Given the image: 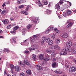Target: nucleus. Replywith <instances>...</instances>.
<instances>
[{"label": "nucleus", "instance_id": "nucleus-6", "mask_svg": "<svg viewBox=\"0 0 76 76\" xmlns=\"http://www.w3.org/2000/svg\"><path fill=\"white\" fill-rule=\"evenodd\" d=\"M38 47L37 45H36L35 46L32 45L29 48V50L30 51L34 50L35 49H38Z\"/></svg>", "mask_w": 76, "mask_h": 76}, {"label": "nucleus", "instance_id": "nucleus-21", "mask_svg": "<svg viewBox=\"0 0 76 76\" xmlns=\"http://www.w3.org/2000/svg\"><path fill=\"white\" fill-rule=\"evenodd\" d=\"M24 63L26 64V65H27V66H29L30 64H29V62L28 61H27L26 60H24Z\"/></svg>", "mask_w": 76, "mask_h": 76}, {"label": "nucleus", "instance_id": "nucleus-40", "mask_svg": "<svg viewBox=\"0 0 76 76\" xmlns=\"http://www.w3.org/2000/svg\"><path fill=\"white\" fill-rule=\"evenodd\" d=\"M50 50L49 49H46V52L47 53H50Z\"/></svg>", "mask_w": 76, "mask_h": 76}, {"label": "nucleus", "instance_id": "nucleus-59", "mask_svg": "<svg viewBox=\"0 0 76 76\" xmlns=\"http://www.w3.org/2000/svg\"><path fill=\"white\" fill-rule=\"evenodd\" d=\"M25 53L26 54H28V53H29V52L28 51H25Z\"/></svg>", "mask_w": 76, "mask_h": 76}, {"label": "nucleus", "instance_id": "nucleus-3", "mask_svg": "<svg viewBox=\"0 0 76 76\" xmlns=\"http://www.w3.org/2000/svg\"><path fill=\"white\" fill-rule=\"evenodd\" d=\"M76 70V67L75 66H72L69 68V72L71 73H73V72H75Z\"/></svg>", "mask_w": 76, "mask_h": 76}, {"label": "nucleus", "instance_id": "nucleus-35", "mask_svg": "<svg viewBox=\"0 0 76 76\" xmlns=\"http://www.w3.org/2000/svg\"><path fill=\"white\" fill-rule=\"evenodd\" d=\"M22 12L23 13V14H24V15H28V12H26L25 11H23Z\"/></svg>", "mask_w": 76, "mask_h": 76}, {"label": "nucleus", "instance_id": "nucleus-19", "mask_svg": "<svg viewBox=\"0 0 76 76\" xmlns=\"http://www.w3.org/2000/svg\"><path fill=\"white\" fill-rule=\"evenodd\" d=\"M23 3V0H18L17 2V3L18 4H21Z\"/></svg>", "mask_w": 76, "mask_h": 76}, {"label": "nucleus", "instance_id": "nucleus-31", "mask_svg": "<svg viewBox=\"0 0 76 76\" xmlns=\"http://www.w3.org/2000/svg\"><path fill=\"white\" fill-rule=\"evenodd\" d=\"M35 3L37 4H39L41 2H40V1L39 0H36V2H35Z\"/></svg>", "mask_w": 76, "mask_h": 76}, {"label": "nucleus", "instance_id": "nucleus-54", "mask_svg": "<svg viewBox=\"0 0 76 76\" xmlns=\"http://www.w3.org/2000/svg\"><path fill=\"white\" fill-rule=\"evenodd\" d=\"M42 39H45V40H46V39H47V38H46V37H45V36H44L42 37Z\"/></svg>", "mask_w": 76, "mask_h": 76}, {"label": "nucleus", "instance_id": "nucleus-27", "mask_svg": "<svg viewBox=\"0 0 76 76\" xmlns=\"http://www.w3.org/2000/svg\"><path fill=\"white\" fill-rule=\"evenodd\" d=\"M26 28H23L22 30V32L23 34L26 32Z\"/></svg>", "mask_w": 76, "mask_h": 76}, {"label": "nucleus", "instance_id": "nucleus-63", "mask_svg": "<svg viewBox=\"0 0 76 76\" xmlns=\"http://www.w3.org/2000/svg\"><path fill=\"white\" fill-rule=\"evenodd\" d=\"M5 3H4L2 5V6H3V7H4V6H5Z\"/></svg>", "mask_w": 76, "mask_h": 76}, {"label": "nucleus", "instance_id": "nucleus-56", "mask_svg": "<svg viewBox=\"0 0 76 76\" xmlns=\"http://www.w3.org/2000/svg\"><path fill=\"white\" fill-rule=\"evenodd\" d=\"M7 76H11V75L8 73H7Z\"/></svg>", "mask_w": 76, "mask_h": 76}, {"label": "nucleus", "instance_id": "nucleus-10", "mask_svg": "<svg viewBox=\"0 0 76 76\" xmlns=\"http://www.w3.org/2000/svg\"><path fill=\"white\" fill-rule=\"evenodd\" d=\"M36 68L37 69V70H42L43 68L42 67L39 66V65H36Z\"/></svg>", "mask_w": 76, "mask_h": 76}, {"label": "nucleus", "instance_id": "nucleus-39", "mask_svg": "<svg viewBox=\"0 0 76 76\" xmlns=\"http://www.w3.org/2000/svg\"><path fill=\"white\" fill-rule=\"evenodd\" d=\"M50 36L52 38H53V39H54V38H55V35L51 34Z\"/></svg>", "mask_w": 76, "mask_h": 76}, {"label": "nucleus", "instance_id": "nucleus-25", "mask_svg": "<svg viewBox=\"0 0 76 76\" xmlns=\"http://www.w3.org/2000/svg\"><path fill=\"white\" fill-rule=\"evenodd\" d=\"M27 28L28 29H31V28H32V25L31 24H29L27 26Z\"/></svg>", "mask_w": 76, "mask_h": 76}, {"label": "nucleus", "instance_id": "nucleus-7", "mask_svg": "<svg viewBox=\"0 0 76 76\" xmlns=\"http://www.w3.org/2000/svg\"><path fill=\"white\" fill-rule=\"evenodd\" d=\"M61 37L63 38H66L68 37V35L66 33L61 34Z\"/></svg>", "mask_w": 76, "mask_h": 76}, {"label": "nucleus", "instance_id": "nucleus-11", "mask_svg": "<svg viewBox=\"0 0 76 76\" xmlns=\"http://www.w3.org/2000/svg\"><path fill=\"white\" fill-rule=\"evenodd\" d=\"M38 19L37 18H34V19L32 20H31L34 23H37V21H38Z\"/></svg>", "mask_w": 76, "mask_h": 76}, {"label": "nucleus", "instance_id": "nucleus-57", "mask_svg": "<svg viewBox=\"0 0 76 76\" xmlns=\"http://www.w3.org/2000/svg\"><path fill=\"white\" fill-rule=\"evenodd\" d=\"M10 20L12 21V20H14V19L13 18H10Z\"/></svg>", "mask_w": 76, "mask_h": 76}, {"label": "nucleus", "instance_id": "nucleus-16", "mask_svg": "<svg viewBox=\"0 0 76 76\" xmlns=\"http://www.w3.org/2000/svg\"><path fill=\"white\" fill-rule=\"evenodd\" d=\"M55 42L56 44H58L60 42V40L59 39H57L55 40Z\"/></svg>", "mask_w": 76, "mask_h": 76}, {"label": "nucleus", "instance_id": "nucleus-32", "mask_svg": "<svg viewBox=\"0 0 76 76\" xmlns=\"http://www.w3.org/2000/svg\"><path fill=\"white\" fill-rule=\"evenodd\" d=\"M53 44V41L50 40L48 43V45H51Z\"/></svg>", "mask_w": 76, "mask_h": 76}, {"label": "nucleus", "instance_id": "nucleus-12", "mask_svg": "<svg viewBox=\"0 0 76 76\" xmlns=\"http://www.w3.org/2000/svg\"><path fill=\"white\" fill-rule=\"evenodd\" d=\"M66 45L67 47H70L72 45V42L70 41L68 42L66 44Z\"/></svg>", "mask_w": 76, "mask_h": 76}, {"label": "nucleus", "instance_id": "nucleus-26", "mask_svg": "<svg viewBox=\"0 0 76 76\" xmlns=\"http://www.w3.org/2000/svg\"><path fill=\"white\" fill-rule=\"evenodd\" d=\"M50 53H51V55L52 56H54L55 54L54 50H50Z\"/></svg>", "mask_w": 76, "mask_h": 76}, {"label": "nucleus", "instance_id": "nucleus-8", "mask_svg": "<svg viewBox=\"0 0 76 76\" xmlns=\"http://www.w3.org/2000/svg\"><path fill=\"white\" fill-rule=\"evenodd\" d=\"M15 69L16 72H19L20 70V67L19 66H16L15 68Z\"/></svg>", "mask_w": 76, "mask_h": 76}, {"label": "nucleus", "instance_id": "nucleus-45", "mask_svg": "<svg viewBox=\"0 0 76 76\" xmlns=\"http://www.w3.org/2000/svg\"><path fill=\"white\" fill-rule=\"evenodd\" d=\"M7 29H10L11 28V24H10L9 25L7 26Z\"/></svg>", "mask_w": 76, "mask_h": 76}, {"label": "nucleus", "instance_id": "nucleus-36", "mask_svg": "<svg viewBox=\"0 0 76 76\" xmlns=\"http://www.w3.org/2000/svg\"><path fill=\"white\" fill-rule=\"evenodd\" d=\"M18 8L19 9H22L24 7V5H21L20 6H19L18 7Z\"/></svg>", "mask_w": 76, "mask_h": 76}, {"label": "nucleus", "instance_id": "nucleus-64", "mask_svg": "<svg viewBox=\"0 0 76 76\" xmlns=\"http://www.w3.org/2000/svg\"><path fill=\"white\" fill-rule=\"evenodd\" d=\"M2 33H3V31L1 30H0V34H2Z\"/></svg>", "mask_w": 76, "mask_h": 76}, {"label": "nucleus", "instance_id": "nucleus-23", "mask_svg": "<svg viewBox=\"0 0 76 76\" xmlns=\"http://www.w3.org/2000/svg\"><path fill=\"white\" fill-rule=\"evenodd\" d=\"M27 41V39L25 40L24 42L23 43H21V45H26V43Z\"/></svg>", "mask_w": 76, "mask_h": 76}, {"label": "nucleus", "instance_id": "nucleus-41", "mask_svg": "<svg viewBox=\"0 0 76 76\" xmlns=\"http://www.w3.org/2000/svg\"><path fill=\"white\" fill-rule=\"evenodd\" d=\"M72 54L73 55H75L76 54V50H73L72 52Z\"/></svg>", "mask_w": 76, "mask_h": 76}, {"label": "nucleus", "instance_id": "nucleus-4", "mask_svg": "<svg viewBox=\"0 0 76 76\" xmlns=\"http://www.w3.org/2000/svg\"><path fill=\"white\" fill-rule=\"evenodd\" d=\"M19 28V26H16L15 27L14 29H13V31H11L10 32L11 33V34H15L16 32V31L17 29H18Z\"/></svg>", "mask_w": 76, "mask_h": 76}, {"label": "nucleus", "instance_id": "nucleus-29", "mask_svg": "<svg viewBox=\"0 0 76 76\" xmlns=\"http://www.w3.org/2000/svg\"><path fill=\"white\" fill-rule=\"evenodd\" d=\"M54 30L55 31H56V33H57V34H59L60 32H59V31L58 29H57V28H54Z\"/></svg>", "mask_w": 76, "mask_h": 76}, {"label": "nucleus", "instance_id": "nucleus-37", "mask_svg": "<svg viewBox=\"0 0 76 76\" xmlns=\"http://www.w3.org/2000/svg\"><path fill=\"white\" fill-rule=\"evenodd\" d=\"M19 64H20V65L21 66H25V65L23 63H22V61H20V62H18Z\"/></svg>", "mask_w": 76, "mask_h": 76}, {"label": "nucleus", "instance_id": "nucleus-5", "mask_svg": "<svg viewBox=\"0 0 76 76\" xmlns=\"http://www.w3.org/2000/svg\"><path fill=\"white\" fill-rule=\"evenodd\" d=\"M37 35H34L32 37L31 39V43H33L35 41L36 39H37Z\"/></svg>", "mask_w": 76, "mask_h": 76}, {"label": "nucleus", "instance_id": "nucleus-51", "mask_svg": "<svg viewBox=\"0 0 76 76\" xmlns=\"http://www.w3.org/2000/svg\"><path fill=\"white\" fill-rule=\"evenodd\" d=\"M63 15L64 16V17H66V14L65 12H64L63 13Z\"/></svg>", "mask_w": 76, "mask_h": 76}, {"label": "nucleus", "instance_id": "nucleus-34", "mask_svg": "<svg viewBox=\"0 0 76 76\" xmlns=\"http://www.w3.org/2000/svg\"><path fill=\"white\" fill-rule=\"evenodd\" d=\"M26 73L29 74V75H31V71L30 70H28L26 71Z\"/></svg>", "mask_w": 76, "mask_h": 76}, {"label": "nucleus", "instance_id": "nucleus-2", "mask_svg": "<svg viewBox=\"0 0 76 76\" xmlns=\"http://www.w3.org/2000/svg\"><path fill=\"white\" fill-rule=\"evenodd\" d=\"M51 29L52 31L54 30V27L53 26H49L48 28V29H47L46 31L45 32V34H47L50 31V30Z\"/></svg>", "mask_w": 76, "mask_h": 76}, {"label": "nucleus", "instance_id": "nucleus-15", "mask_svg": "<svg viewBox=\"0 0 76 76\" xmlns=\"http://www.w3.org/2000/svg\"><path fill=\"white\" fill-rule=\"evenodd\" d=\"M55 72L57 74H61L62 73L61 71L59 69L55 70Z\"/></svg>", "mask_w": 76, "mask_h": 76}, {"label": "nucleus", "instance_id": "nucleus-52", "mask_svg": "<svg viewBox=\"0 0 76 76\" xmlns=\"http://www.w3.org/2000/svg\"><path fill=\"white\" fill-rule=\"evenodd\" d=\"M39 7H42V6H43V4H41L40 3L39 4Z\"/></svg>", "mask_w": 76, "mask_h": 76}, {"label": "nucleus", "instance_id": "nucleus-24", "mask_svg": "<svg viewBox=\"0 0 76 76\" xmlns=\"http://www.w3.org/2000/svg\"><path fill=\"white\" fill-rule=\"evenodd\" d=\"M55 7L56 9H60V6L58 5H56Z\"/></svg>", "mask_w": 76, "mask_h": 76}, {"label": "nucleus", "instance_id": "nucleus-61", "mask_svg": "<svg viewBox=\"0 0 76 76\" xmlns=\"http://www.w3.org/2000/svg\"><path fill=\"white\" fill-rule=\"evenodd\" d=\"M27 1V0H23V3H25V2H26Z\"/></svg>", "mask_w": 76, "mask_h": 76}, {"label": "nucleus", "instance_id": "nucleus-60", "mask_svg": "<svg viewBox=\"0 0 76 76\" xmlns=\"http://www.w3.org/2000/svg\"><path fill=\"white\" fill-rule=\"evenodd\" d=\"M49 49L52 50L53 49V46L50 47L49 48Z\"/></svg>", "mask_w": 76, "mask_h": 76}, {"label": "nucleus", "instance_id": "nucleus-43", "mask_svg": "<svg viewBox=\"0 0 76 76\" xmlns=\"http://www.w3.org/2000/svg\"><path fill=\"white\" fill-rule=\"evenodd\" d=\"M53 49H56L57 48V46L56 45H52Z\"/></svg>", "mask_w": 76, "mask_h": 76}, {"label": "nucleus", "instance_id": "nucleus-49", "mask_svg": "<svg viewBox=\"0 0 76 76\" xmlns=\"http://www.w3.org/2000/svg\"><path fill=\"white\" fill-rule=\"evenodd\" d=\"M63 0H60V1L59 2L60 4H63Z\"/></svg>", "mask_w": 76, "mask_h": 76}, {"label": "nucleus", "instance_id": "nucleus-50", "mask_svg": "<svg viewBox=\"0 0 76 76\" xmlns=\"http://www.w3.org/2000/svg\"><path fill=\"white\" fill-rule=\"evenodd\" d=\"M45 41H46V40L42 39V43H44V42H45Z\"/></svg>", "mask_w": 76, "mask_h": 76}, {"label": "nucleus", "instance_id": "nucleus-20", "mask_svg": "<svg viewBox=\"0 0 76 76\" xmlns=\"http://www.w3.org/2000/svg\"><path fill=\"white\" fill-rule=\"evenodd\" d=\"M10 68L11 70H13L15 69V66L13 65L12 64H11L10 65Z\"/></svg>", "mask_w": 76, "mask_h": 76}, {"label": "nucleus", "instance_id": "nucleus-58", "mask_svg": "<svg viewBox=\"0 0 76 76\" xmlns=\"http://www.w3.org/2000/svg\"><path fill=\"white\" fill-rule=\"evenodd\" d=\"M57 47L58 50H60V47L59 46H57Z\"/></svg>", "mask_w": 76, "mask_h": 76}, {"label": "nucleus", "instance_id": "nucleus-38", "mask_svg": "<svg viewBox=\"0 0 76 76\" xmlns=\"http://www.w3.org/2000/svg\"><path fill=\"white\" fill-rule=\"evenodd\" d=\"M6 10H3L1 13V15H3L5 13H6Z\"/></svg>", "mask_w": 76, "mask_h": 76}, {"label": "nucleus", "instance_id": "nucleus-18", "mask_svg": "<svg viewBox=\"0 0 76 76\" xmlns=\"http://www.w3.org/2000/svg\"><path fill=\"white\" fill-rule=\"evenodd\" d=\"M32 58L33 60L35 61L37 60V56L36 55L33 54L32 56Z\"/></svg>", "mask_w": 76, "mask_h": 76}, {"label": "nucleus", "instance_id": "nucleus-28", "mask_svg": "<svg viewBox=\"0 0 76 76\" xmlns=\"http://www.w3.org/2000/svg\"><path fill=\"white\" fill-rule=\"evenodd\" d=\"M50 58H44L43 59V61H45V62H46L47 61H48L50 59Z\"/></svg>", "mask_w": 76, "mask_h": 76}, {"label": "nucleus", "instance_id": "nucleus-55", "mask_svg": "<svg viewBox=\"0 0 76 76\" xmlns=\"http://www.w3.org/2000/svg\"><path fill=\"white\" fill-rule=\"evenodd\" d=\"M10 25H11V26H15V23H11L10 24Z\"/></svg>", "mask_w": 76, "mask_h": 76}, {"label": "nucleus", "instance_id": "nucleus-47", "mask_svg": "<svg viewBox=\"0 0 76 76\" xmlns=\"http://www.w3.org/2000/svg\"><path fill=\"white\" fill-rule=\"evenodd\" d=\"M45 56L47 58H50V56H49L48 55V54H46Z\"/></svg>", "mask_w": 76, "mask_h": 76}, {"label": "nucleus", "instance_id": "nucleus-14", "mask_svg": "<svg viewBox=\"0 0 76 76\" xmlns=\"http://www.w3.org/2000/svg\"><path fill=\"white\" fill-rule=\"evenodd\" d=\"M58 66V64H56V63L54 62L52 63V67L53 68L57 67Z\"/></svg>", "mask_w": 76, "mask_h": 76}, {"label": "nucleus", "instance_id": "nucleus-13", "mask_svg": "<svg viewBox=\"0 0 76 76\" xmlns=\"http://www.w3.org/2000/svg\"><path fill=\"white\" fill-rule=\"evenodd\" d=\"M39 59L41 60L44 58V55L42 54H41L39 55Z\"/></svg>", "mask_w": 76, "mask_h": 76}, {"label": "nucleus", "instance_id": "nucleus-53", "mask_svg": "<svg viewBox=\"0 0 76 76\" xmlns=\"http://www.w3.org/2000/svg\"><path fill=\"white\" fill-rule=\"evenodd\" d=\"M10 1H8L7 2H6L5 4H10Z\"/></svg>", "mask_w": 76, "mask_h": 76}, {"label": "nucleus", "instance_id": "nucleus-46", "mask_svg": "<svg viewBox=\"0 0 76 76\" xmlns=\"http://www.w3.org/2000/svg\"><path fill=\"white\" fill-rule=\"evenodd\" d=\"M46 12L47 13H49V14L51 13V11H50V10H47L46 11Z\"/></svg>", "mask_w": 76, "mask_h": 76}, {"label": "nucleus", "instance_id": "nucleus-48", "mask_svg": "<svg viewBox=\"0 0 76 76\" xmlns=\"http://www.w3.org/2000/svg\"><path fill=\"white\" fill-rule=\"evenodd\" d=\"M48 3V1H44V4L45 5H47Z\"/></svg>", "mask_w": 76, "mask_h": 76}, {"label": "nucleus", "instance_id": "nucleus-62", "mask_svg": "<svg viewBox=\"0 0 76 76\" xmlns=\"http://www.w3.org/2000/svg\"><path fill=\"white\" fill-rule=\"evenodd\" d=\"M29 9L28 7H27L26 9V11H28V9Z\"/></svg>", "mask_w": 76, "mask_h": 76}, {"label": "nucleus", "instance_id": "nucleus-30", "mask_svg": "<svg viewBox=\"0 0 76 76\" xmlns=\"http://www.w3.org/2000/svg\"><path fill=\"white\" fill-rule=\"evenodd\" d=\"M50 41V38H47L46 39V43H48L49 42V41Z\"/></svg>", "mask_w": 76, "mask_h": 76}, {"label": "nucleus", "instance_id": "nucleus-44", "mask_svg": "<svg viewBox=\"0 0 76 76\" xmlns=\"http://www.w3.org/2000/svg\"><path fill=\"white\" fill-rule=\"evenodd\" d=\"M4 51L5 53H6V52H7V53H9V50L7 49H5V50H4Z\"/></svg>", "mask_w": 76, "mask_h": 76}, {"label": "nucleus", "instance_id": "nucleus-17", "mask_svg": "<svg viewBox=\"0 0 76 76\" xmlns=\"http://www.w3.org/2000/svg\"><path fill=\"white\" fill-rule=\"evenodd\" d=\"M11 40L12 43H16V38L15 37H12Z\"/></svg>", "mask_w": 76, "mask_h": 76}, {"label": "nucleus", "instance_id": "nucleus-42", "mask_svg": "<svg viewBox=\"0 0 76 76\" xmlns=\"http://www.w3.org/2000/svg\"><path fill=\"white\" fill-rule=\"evenodd\" d=\"M20 76H25V74L23 72L21 73L20 74Z\"/></svg>", "mask_w": 76, "mask_h": 76}, {"label": "nucleus", "instance_id": "nucleus-9", "mask_svg": "<svg viewBox=\"0 0 76 76\" xmlns=\"http://www.w3.org/2000/svg\"><path fill=\"white\" fill-rule=\"evenodd\" d=\"M2 22H3V23L4 24V25H6L9 23V21L8 19H5L3 20H2Z\"/></svg>", "mask_w": 76, "mask_h": 76}, {"label": "nucleus", "instance_id": "nucleus-1", "mask_svg": "<svg viewBox=\"0 0 76 76\" xmlns=\"http://www.w3.org/2000/svg\"><path fill=\"white\" fill-rule=\"evenodd\" d=\"M73 51L72 48L70 47H66L64 49H62V51L59 54L60 55H66L67 54V51L71 52Z\"/></svg>", "mask_w": 76, "mask_h": 76}, {"label": "nucleus", "instance_id": "nucleus-22", "mask_svg": "<svg viewBox=\"0 0 76 76\" xmlns=\"http://www.w3.org/2000/svg\"><path fill=\"white\" fill-rule=\"evenodd\" d=\"M73 23L72 22H70L66 26V28H70L71 26L72 25Z\"/></svg>", "mask_w": 76, "mask_h": 76}, {"label": "nucleus", "instance_id": "nucleus-33", "mask_svg": "<svg viewBox=\"0 0 76 76\" xmlns=\"http://www.w3.org/2000/svg\"><path fill=\"white\" fill-rule=\"evenodd\" d=\"M67 13L68 15H71V14H72V11L69 10H68L67 11Z\"/></svg>", "mask_w": 76, "mask_h": 76}]
</instances>
